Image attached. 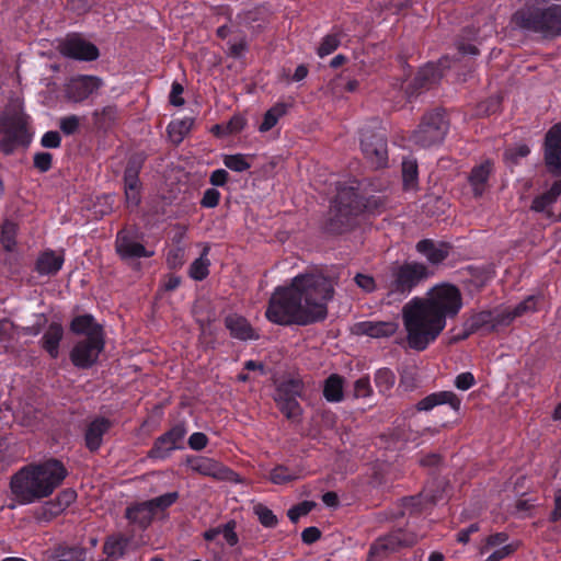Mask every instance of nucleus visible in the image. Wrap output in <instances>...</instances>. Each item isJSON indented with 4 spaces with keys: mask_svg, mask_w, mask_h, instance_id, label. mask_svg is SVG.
<instances>
[{
    "mask_svg": "<svg viewBox=\"0 0 561 561\" xmlns=\"http://www.w3.org/2000/svg\"><path fill=\"white\" fill-rule=\"evenodd\" d=\"M334 287L322 274H299L289 285L277 286L265 311L266 319L278 325H308L323 321Z\"/></svg>",
    "mask_w": 561,
    "mask_h": 561,
    "instance_id": "f257e3e1",
    "label": "nucleus"
},
{
    "mask_svg": "<svg viewBox=\"0 0 561 561\" xmlns=\"http://www.w3.org/2000/svg\"><path fill=\"white\" fill-rule=\"evenodd\" d=\"M462 308V296L453 284L443 283L428 290L424 298H413L402 309L407 342L410 348L422 352L433 343Z\"/></svg>",
    "mask_w": 561,
    "mask_h": 561,
    "instance_id": "f03ea898",
    "label": "nucleus"
},
{
    "mask_svg": "<svg viewBox=\"0 0 561 561\" xmlns=\"http://www.w3.org/2000/svg\"><path fill=\"white\" fill-rule=\"evenodd\" d=\"M68 470L57 458L21 468L11 478L12 494L21 505L50 496L68 477Z\"/></svg>",
    "mask_w": 561,
    "mask_h": 561,
    "instance_id": "7ed1b4c3",
    "label": "nucleus"
},
{
    "mask_svg": "<svg viewBox=\"0 0 561 561\" xmlns=\"http://www.w3.org/2000/svg\"><path fill=\"white\" fill-rule=\"evenodd\" d=\"M382 206L379 197L364 196L358 188L343 186L332 202L330 217L324 230L331 234H342L357 225V218L364 213L374 214Z\"/></svg>",
    "mask_w": 561,
    "mask_h": 561,
    "instance_id": "20e7f679",
    "label": "nucleus"
},
{
    "mask_svg": "<svg viewBox=\"0 0 561 561\" xmlns=\"http://www.w3.org/2000/svg\"><path fill=\"white\" fill-rule=\"evenodd\" d=\"M430 274L428 267L416 261L393 263L381 278L388 302L405 299Z\"/></svg>",
    "mask_w": 561,
    "mask_h": 561,
    "instance_id": "39448f33",
    "label": "nucleus"
},
{
    "mask_svg": "<svg viewBox=\"0 0 561 561\" xmlns=\"http://www.w3.org/2000/svg\"><path fill=\"white\" fill-rule=\"evenodd\" d=\"M537 301L538 299L535 296H529L512 309L495 308L473 312L466 321L468 322L469 330L480 335L497 333L510 327L516 318L522 317L528 311L536 310Z\"/></svg>",
    "mask_w": 561,
    "mask_h": 561,
    "instance_id": "423d86ee",
    "label": "nucleus"
},
{
    "mask_svg": "<svg viewBox=\"0 0 561 561\" xmlns=\"http://www.w3.org/2000/svg\"><path fill=\"white\" fill-rule=\"evenodd\" d=\"M449 130V121L443 108L426 112L411 135V141L422 148L440 145Z\"/></svg>",
    "mask_w": 561,
    "mask_h": 561,
    "instance_id": "0eeeda50",
    "label": "nucleus"
},
{
    "mask_svg": "<svg viewBox=\"0 0 561 561\" xmlns=\"http://www.w3.org/2000/svg\"><path fill=\"white\" fill-rule=\"evenodd\" d=\"M560 5L553 4L547 9L534 10L519 16V26L527 31L541 34L543 37L561 35Z\"/></svg>",
    "mask_w": 561,
    "mask_h": 561,
    "instance_id": "6e6552de",
    "label": "nucleus"
},
{
    "mask_svg": "<svg viewBox=\"0 0 561 561\" xmlns=\"http://www.w3.org/2000/svg\"><path fill=\"white\" fill-rule=\"evenodd\" d=\"M0 151L5 156L12 154L19 147H27L32 140L26 119L19 114L0 118Z\"/></svg>",
    "mask_w": 561,
    "mask_h": 561,
    "instance_id": "1a4fd4ad",
    "label": "nucleus"
},
{
    "mask_svg": "<svg viewBox=\"0 0 561 561\" xmlns=\"http://www.w3.org/2000/svg\"><path fill=\"white\" fill-rule=\"evenodd\" d=\"M304 381L299 378H289L276 386L274 401L282 414L290 421H297L302 415V408L298 398L302 397Z\"/></svg>",
    "mask_w": 561,
    "mask_h": 561,
    "instance_id": "9d476101",
    "label": "nucleus"
},
{
    "mask_svg": "<svg viewBox=\"0 0 561 561\" xmlns=\"http://www.w3.org/2000/svg\"><path fill=\"white\" fill-rule=\"evenodd\" d=\"M360 149L366 160L376 169L383 168L388 163L387 135L382 128L360 129Z\"/></svg>",
    "mask_w": 561,
    "mask_h": 561,
    "instance_id": "9b49d317",
    "label": "nucleus"
},
{
    "mask_svg": "<svg viewBox=\"0 0 561 561\" xmlns=\"http://www.w3.org/2000/svg\"><path fill=\"white\" fill-rule=\"evenodd\" d=\"M105 348V336L84 337L72 346L69 358L78 369H90L98 362Z\"/></svg>",
    "mask_w": 561,
    "mask_h": 561,
    "instance_id": "f8f14e48",
    "label": "nucleus"
},
{
    "mask_svg": "<svg viewBox=\"0 0 561 561\" xmlns=\"http://www.w3.org/2000/svg\"><path fill=\"white\" fill-rule=\"evenodd\" d=\"M187 434L184 423H176L169 431L157 437L148 451V458L152 460H165L171 454L181 449L182 442Z\"/></svg>",
    "mask_w": 561,
    "mask_h": 561,
    "instance_id": "ddd939ff",
    "label": "nucleus"
},
{
    "mask_svg": "<svg viewBox=\"0 0 561 561\" xmlns=\"http://www.w3.org/2000/svg\"><path fill=\"white\" fill-rule=\"evenodd\" d=\"M447 483L442 479H434L425 485L423 491L417 495L402 499V507L410 513H421L428 505H435L444 499Z\"/></svg>",
    "mask_w": 561,
    "mask_h": 561,
    "instance_id": "4468645a",
    "label": "nucleus"
},
{
    "mask_svg": "<svg viewBox=\"0 0 561 561\" xmlns=\"http://www.w3.org/2000/svg\"><path fill=\"white\" fill-rule=\"evenodd\" d=\"M417 538L413 533L404 529H396L385 537L377 539L369 549V557L375 561L386 557L390 552H394L403 547H412L416 543Z\"/></svg>",
    "mask_w": 561,
    "mask_h": 561,
    "instance_id": "2eb2a0df",
    "label": "nucleus"
},
{
    "mask_svg": "<svg viewBox=\"0 0 561 561\" xmlns=\"http://www.w3.org/2000/svg\"><path fill=\"white\" fill-rule=\"evenodd\" d=\"M59 51L68 58L83 61L95 60L100 56L99 48L80 34H71L64 38L59 44Z\"/></svg>",
    "mask_w": 561,
    "mask_h": 561,
    "instance_id": "dca6fc26",
    "label": "nucleus"
},
{
    "mask_svg": "<svg viewBox=\"0 0 561 561\" xmlns=\"http://www.w3.org/2000/svg\"><path fill=\"white\" fill-rule=\"evenodd\" d=\"M543 160L548 172L561 178V123L554 124L545 136Z\"/></svg>",
    "mask_w": 561,
    "mask_h": 561,
    "instance_id": "f3484780",
    "label": "nucleus"
},
{
    "mask_svg": "<svg viewBox=\"0 0 561 561\" xmlns=\"http://www.w3.org/2000/svg\"><path fill=\"white\" fill-rule=\"evenodd\" d=\"M115 250L123 261L140 257H151L152 251H148L141 243L135 240L131 231L124 228L119 230L115 239Z\"/></svg>",
    "mask_w": 561,
    "mask_h": 561,
    "instance_id": "a211bd4d",
    "label": "nucleus"
},
{
    "mask_svg": "<svg viewBox=\"0 0 561 561\" xmlns=\"http://www.w3.org/2000/svg\"><path fill=\"white\" fill-rule=\"evenodd\" d=\"M114 423L105 416H95L91 420L84 430L83 438L85 448L95 454L103 445V437L110 432Z\"/></svg>",
    "mask_w": 561,
    "mask_h": 561,
    "instance_id": "6ab92c4d",
    "label": "nucleus"
},
{
    "mask_svg": "<svg viewBox=\"0 0 561 561\" xmlns=\"http://www.w3.org/2000/svg\"><path fill=\"white\" fill-rule=\"evenodd\" d=\"M442 73L443 72H410V76L401 81L400 89L404 92L407 98L411 100L436 83L442 78Z\"/></svg>",
    "mask_w": 561,
    "mask_h": 561,
    "instance_id": "aec40b11",
    "label": "nucleus"
},
{
    "mask_svg": "<svg viewBox=\"0 0 561 561\" xmlns=\"http://www.w3.org/2000/svg\"><path fill=\"white\" fill-rule=\"evenodd\" d=\"M65 263V251H55L53 249H45L39 252L35 264L34 272L39 276H55L62 268Z\"/></svg>",
    "mask_w": 561,
    "mask_h": 561,
    "instance_id": "412c9836",
    "label": "nucleus"
},
{
    "mask_svg": "<svg viewBox=\"0 0 561 561\" xmlns=\"http://www.w3.org/2000/svg\"><path fill=\"white\" fill-rule=\"evenodd\" d=\"M131 546V537L124 533H113L105 537L102 552L105 556L104 561H118L128 553Z\"/></svg>",
    "mask_w": 561,
    "mask_h": 561,
    "instance_id": "4be33fe9",
    "label": "nucleus"
},
{
    "mask_svg": "<svg viewBox=\"0 0 561 561\" xmlns=\"http://www.w3.org/2000/svg\"><path fill=\"white\" fill-rule=\"evenodd\" d=\"M101 85L100 78L95 76H79L70 80L66 92L69 99L81 102L88 99Z\"/></svg>",
    "mask_w": 561,
    "mask_h": 561,
    "instance_id": "5701e85b",
    "label": "nucleus"
},
{
    "mask_svg": "<svg viewBox=\"0 0 561 561\" xmlns=\"http://www.w3.org/2000/svg\"><path fill=\"white\" fill-rule=\"evenodd\" d=\"M224 322L232 339L239 341H255L260 337V334L242 316L236 313L228 314Z\"/></svg>",
    "mask_w": 561,
    "mask_h": 561,
    "instance_id": "b1692460",
    "label": "nucleus"
},
{
    "mask_svg": "<svg viewBox=\"0 0 561 561\" xmlns=\"http://www.w3.org/2000/svg\"><path fill=\"white\" fill-rule=\"evenodd\" d=\"M354 333L374 339L392 336L398 324L392 321H360L354 324Z\"/></svg>",
    "mask_w": 561,
    "mask_h": 561,
    "instance_id": "393cba45",
    "label": "nucleus"
},
{
    "mask_svg": "<svg viewBox=\"0 0 561 561\" xmlns=\"http://www.w3.org/2000/svg\"><path fill=\"white\" fill-rule=\"evenodd\" d=\"M494 171V163L490 159H485L480 164L472 168L468 181L472 187L474 197H481L488 187V182Z\"/></svg>",
    "mask_w": 561,
    "mask_h": 561,
    "instance_id": "a878e982",
    "label": "nucleus"
},
{
    "mask_svg": "<svg viewBox=\"0 0 561 561\" xmlns=\"http://www.w3.org/2000/svg\"><path fill=\"white\" fill-rule=\"evenodd\" d=\"M442 404H448L450 405L451 409L458 411L460 409L461 400L453 391H437L421 399L416 403L415 409L419 412H428L433 410L435 407Z\"/></svg>",
    "mask_w": 561,
    "mask_h": 561,
    "instance_id": "bb28decb",
    "label": "nucleus"
},
{
    "mask_svg": "<svg viewBox=\"0 0 561 561\" xmlns=\"http://www.w3.org/2000/svg\"><path fill=\"white\" fill-rule=\"evenodd\" d=\"M69 329L75 335H84V337L105 336L102 324L98 323L91 313L73 317Z\"/></svg>",
    "mask_w": 561,
    "mask_h": 561,
    "instance_id": "cd10ccee",
    "label": "nucleus"
},
{
    "mask_svg": "<svg viewBox=\"0 0 561 561\" xmlns=\"http://www.w3.org/2000/svg\"><path fill=\"white\" fill-rule=\"evenodd\" d=\"M416 251L426 257V260L436 265L445 261L451 247L447 242H436L432 239H423L415 245Z\"/></svg>",
    "mask_w": 561,
    "mask_h": 561,
    "instance_id": "c85d7f7f",
    "label": "nucleus"
},
{
    "mask_svg": "<svg viewBox=\"0 0 561 561\" xmlns=\"http://www.w3.org/2000/svg\"><path fill=\"white\" fill-rule=\"evenodd\" d=\"M64 339V328L58 322H51L41 339L42 348L56 359L59 356L60 342Z\"/></svg>",
    "mask_w": 561,
    "mask_h": 561,
    "instance_id": "c756f323",
    "label": "nucleus"
},
{
    "mask_svg": "<svg viewBox=\"0 0 561 561\" xmlns=\"http://www.w3.org/2000/svg\"><path fill=\"white\" fill-rule=\"evenodd\" d=\"M154 513L148 501L137 503L128 506L125 512V517L130 524L138 526L140 529L149 527L153 520Z\"/></svg>",
    "mask_w": 561,
    "mask_h": 561,
    "instance_id": "7c9ffc66",
    "label": "nucleus"
},
{
    "mask_svg": "<svg viewBox=\"0 0 561 561\" xmlns=\"http://www.w3.org/2000/svg\"><path fill=\"white\" fill-rule=\"evenodd\" d=\"M293 107V100L289 101H279L275 103L272 107H270L262 119V123L259 126V130L261 133H266L274 128L278 121L287 115L289 110Z\"/></svg>",
    "mask_w": 561,
    "mask_h": 561,
    "instance_id": "2f4dec72",
    "label": "nucleus"
},
{
    "mask_svg": "<svg viewBox=\"0 0 561 561\" xmlns=\"http://www.w3.org/2000/svg\"><path fill=\"white\" fill-rule=\"evenodd\" d=\"M118 121V110L116 105H106L92 113V122L94 127L101 131L111 130Z\"/></svg>",
    "mask_w": 561,
    "mask_h": 561,
    "instance_id": "473e14b6",
    "label": "nucleus"
},
{
    "mask_svg": "<svg viewBox=\"0 0 561 561\" xmlns=\"http://www.w3.org/2000/svg\"><path fill=\"white\" fill-rule=\"evenodd\" d=\"M561 195V179L556 180L549 190L537 195L531 203L530 209L536 213H546L548 208L557 203Z\"/></svg>",
    "mask_w": 561,
    "mask_h": 561,
    "instance_id": "72a5a7b5",
    "label": "nucleus"
},
{
    "mask_svg": "<svg viewBox=\"0 0 561 561\" xmlns=\"http://www.w3.org/2000/svg\"><path fill=\"white\" fill-rule=\"evenodd\" d=\"M194 125V118L185 116L183 118L172 119L168 127L167 133L170 141L174 146H179L184 138L190 134Z\"/></svg>",
    "mask_w": 561,
    "mask_h": 561,
    "instance_id": "f704fd0d",
    "label": "nucleus"
},
{
    "mask_svg": "<svg viewBox=\"0 0 561 561\" xmlns=\"http://www.w3.org/2000/svg\"><path fill=\"white\" fill-rule=\"evenodd\" d=\"M322 394L328 402H342L344 400V378L339 374H331L323 382Z\"/></svg>",
    "mask_w": 561,
    "mask_h": 561,
    "instance_id": "c9c22d12",
    "label": "nucleus"
},
{
    "mask_svg": "<svg viewBox=\"0 0 561 561\" xmlns=\"http://www.w3.org/2000/svg\"><path fill=\"white\" fill-rule=\"evenodd\" d=\"M192 470L213 478H222L224 471L227 469L221 466L218 461L207 457H195L188 460Z\"/></svg>",
    "mask_w": 561,
    "mask_h": 561,
    "instance_id": "e433bc0d",
    "label": "nucleus"
},
{
    "mask_svg": "<svg viewBox=\"0 0 561 561\" xmlns=\"http://www.w3.org/2000/svg\"><path fill=\"white\" fill-rule=\"evenodd\" d=\"M209 247L206 245L199 257L194 260L188 268V276L197 282H202L209 275L210 260L207 257L209 253Z\"/></svg>",
    "mask_w": 561,
    "mask_h": 561,
    "instance_id": "4c0bfd02",
    "label": "nucleus"
},
{
    "mask_svg": "<svg viewBox=\"0 0 561 561\" xmlns=\"http://www.w3.org/2000/svg\"><path fill=\"white\" fill-rule=\"evenodd\" d=\"M19 226L10 219H5L0 227V244L5 252H14Z\"/></svg>",
    "mask_w": 561,
    "mask_h": 561,
    "instance_id": "58836bf2",
    "label": "nucleus"
},
{
    "mask_svg": "<svg viewBox=\"0 0 561 561\" xmlns=\"http://www.w3.org/2000/svg\"><path fill=\"white\" fill-rule=\"evenodd\" d=\"M374 382L380 394L388 396L396 383V374L388 367L379 368L374 375Z\"/></svg>",
    "mask_w": 561,
    "mask_h": 561,
    "instance_id": "ea45409f",
    "label": "nucleus"
},
{
    "mask_svg": "<svg viewBox=\"0 0 561 561\" xmlns=\"http://www.w3.org/2000/svg\"><path fill=\"white\" fill-rule=\"evenodd\" d=\"M402 181L405 190L414 188L419 181V167L413 158H407L402 161Z\"/></svg>",
    "mask_w": 561,
    "mask_h": 561,
    "instance_id": "a19ab883",
    "label": "nucleus"
},
{
    "mask_svg": "<svg viewBox=\"0 0 561 561\" xmlns=\"http://www.w3.org/2000/svg\"><path fill=\"white\" fill-rule=\"evenodd\" d=\"M76 499L77 492L73 489L68 488L59 492L57 497L47 504L50 507V513L57 515L69 507L76 501Z\"/></svg>",
    "mask_w": 561,
    "mask_h": 561,
    "instance_id": "79ce46f5",
    "label": "nucleus"
},
{
    "mask_svg": "<svg viewBox=\"0 0 561 561\" xmlns=\"http://www.w3.org/2000/svg\"><path fill=\"white\" fill-rule=\"evenodd\" d=\"M298 479V474L285 465H277L270 471V481L274 484H286Z\"/></svg>",
    "mask_w": 561,
    "mask_h": 561,
    "instance_id": "37998d69",
    "label": "nucleus"
},
{
    "mask_svg": "<svg viewBox=\"0 0 561 561\" xmlns=\"http://www.w3.org/2000/svg\"><path fill=\"white\" fill-rule=\"evenodd\" d=\"M179 492H168L148 501V504L156 514L158 511H164L172 506L179 500Z\"/></svg>",
    "mask_w": 561,
    "mask_h": 561,
    "instance_id": "c03bdc74",
    "label": "nucleus"
},
{
    "mask_svg": "<svg viewBox=\"0 0 561 561\" xmlns=\"http://www.w3.org/2000/svg\"><path fill=\"white\" fill-rule=\"evenodd\" d=\"M502 101L503 96L501 94L491 95L478 104L477 113L485 116L495 114L501 110Z\"/></svg>",
    "mask_w": 561,
    "mask_h": 561,
    "instance_id": "a18cd8bd",
    "label": "nucleus"
},
{
    "mask_svg": "<svg viewBox=\"0 0 561 561\" xmlns=\"http://www.w3.org/2000/svg\"><path fill=\"white\" fill-rule=\"evenodd\" d=\"M224 164L231 171L244 172L251 168V163L242 153L227 154L224 157Z\"/></svg>",
    "mask_w": 561,
    "mask_h": 561,
    "instance_id": "49530a36",
    "label": "nucleus"
},
{
    "mask_svg": "<svg viewBox=\"0 0 561 561\" xmlns=\"http://www.w3.org/2000/svg\"><path fill=\"white\" fill-rule=\"evenodd\" d=\"M508 539H510V536L505 531H499V533L491 534L484 539L482 546L480 547L479 552H480V554H484L490 549L500 548V547L506 545Z\"/></svg>",
    "mask_w": 561,
    "mask_h": 561,
    "instance_id": "de8ad7c7",
    "label": "nucleus"
},
{
    "mask_svg": "<svg viewBox=\"0 0 561 561\" xmlns=\"http://www.w3.org/2000/svg\"><path fill=\"white\" fill-rule=\"evenodd\" d=\"M341 44V37L339 34H328L325 35L318 49H317V54L320 58H323L330 54H332L333 51H335L337 49V47L340 46Z\"/></svg>",
    "mask_w": 561,
    "mask_h": 561,
    "instance_id": "09e8293b",
    "label": "nucleus"
},
{
    "mask_svg": "<svg viewBox=\"0 0 561 561\" xmlns=\"http://www.w3.org/2000/svg\"><path fill=\"white\" fill-rule=\"evenodd\" d=\"M254 513L260 523L266 528H274L278 524V519L273 511L263 504L254 506Z\"/></svg>",
    "mask_w": 561,
    "mask_h": 561,
    "instance_id": "8fccbe9b",
    "label": "nucleus"
},
{
    "mask_svg": "<svg viewBox=\"0 0 561 561\" xmlns=\"http://www.w3.org/2000/svg\"><path fill=\"white\" fill-rule=\"evenodd\" d=\"M141 164L135 160H129L124 171V186H141L139 172Z\"/></svg>",
    "mask_w": 561,
    "mask_h": 561,
    "instance_id": "3c124183",
    "label": "nucleus"
},
{
    "mask_svg": "<svg viewBox=\"0 0 561 561\" xmlns=\"http://www.w3.org/2000/svg\"><path fill=\"white\" fill-rule=\"evenodd\" d=\"M519 548V542H508L495 549L484 561H502L514 554Z\"/></svg>",
    "mask_w": 561,
    "mask_h": 561,
    "instance_id": "603ef678",
    "label": "nucleus"
},
{
    "mask_svg": "<svg viewBox=\"0 0 561 561\" xmlns=\"http://www.w3.org/2000/svg\"><path fill=\"white\" fill-rule=\"evenodd\" d=\"M314 507V503L311 501H302L291 508L288 510L287 516L293 523H297L300 517L308 515L312 508Z\"/></svg>",
    "mask_w": 561,
    "mask_h": 561,
    "instance_id": "864d4df0",
    "label": "nucleus"
},
{
    "mask_svg": "<svg viewBox=\"0 0 561 561\" xmlns=\"http://www.w3.org/2000/svg\"><path fill=\"white\" fill-rule=\"evenodd\" d=\"M33 164L39 172H48L53 165V154L47 151L36 152L33 157Z\"/></svg>",
    "mask_w": 561,
    "mask_h": 561,
    "instance_id": "5fc2aeb1",
    "label": "nucleus"
},
{
    "mask_svg": "<svg viewBox=\"0 0 561 561\" xmlns=\"http://www.w3.org/2000/svg\"><path fill=\"white\" fill-rule=\"evenodd\" d=\"M80 118L77 115H68L60 118L59 128L66 136H71L78 131Z\"/></svg>",
    "mask_w": 561,
    "mask_h": 561,
    "instance_id": "6e6d98bb",
    "label": "nucleus"
},
{
    "mask_svg": "<svg viewBox=\"0 0 561 561\" xmlns=\"http://www.w3.org/2000/svg\"><path fill=\"white\" fill-rule=\"evenodd\" d=\"M184 249L181 247L169 250L167 254V265L170 270H178L184 264Z\"/></svg>",
    "mask_w": 561,
    "mask_h": 561,
    "instance_id": "4d7b16f0",
    "label": "nucleus"
},
{
    "mask_svg": "<svg viewBox=\"0 0 561 561\" xmlns=\"http://www.w3.org/2000/svg\"><path fill=\"white\" fill-rule=\"evenodd\" d=\"M354 394L356 398H368L373 394V388L368 375L358 378L354 382Z\"/></svg>",
    "mask_w": 561,
    "mask_h": 561,
    "instance_id": "13d9d810",
    "label": "nucleus"
},
{
    "mask_svg": "<svg viewBox=\"0 0 561 561\" xmlns=\"http://www.w3.org/2000/svg\"><path fill=\"white\" fill-rule=\"evenodd\" d=\"M221 194L217 188H207L199 202L203 208H215L219 205Z\"/></svg>",
    "mask_w": 561,
    "mask_h": 561,
    "instance_id": "bf43d9fd",
    "label": "nucleus"
},
{
    "mask_svg": "<svg viewBox=\"0 0 561 561\" xmlns=\"http://www.w3.org/2000/svg\"><path fill=\"white\" fill-rule=\"evenodd\" d=\"M61 145V136L56 130L46 131L41 138V146L47 149H56Z\"/></svg>",
    "mask_w": 561,
    "mask_h": 561,
    "instance_id": "052dcab7",
    "label": "nucleus"
},
{
    "mask_svg": "<svg viewBox=\"0 0 561 561\" xmlns=\"http://www.w3.org/2000/svg\"><path fill=\"white\" fill-rule=\"evenodd\" d=\"M221 534L224 535V538L226 542L230 547H234L239 542V537L236 533V522L229 520L221 527Z\"/></svg>",
    "mask_w": 561,
    "mask_h": 561,
    "instance_id": "680f3d73",
    "label": "nucleus"
},
{
    "mask_svg": "<svg viewBox=\"0 0 561 561\" xmlns=\"http://www.w3.org/2000/svg\"><path fill=\"white\" fill-rule=\"evenodd\" d=\"M354 282L365 293H373L376 289V280L370 275L358 273L355 275Z\"/></svg>",
    "mask_w": 561,
    "mask_h": 561,
    "instance_id": "e2e57ef3",
    "label": "nucleus"
},
{
    "mask_svg": "<svg viewBox=\"0 0 561 561\" xmlns=\"http://www.w3.org/2000/svg\"><path fill=\"white\" fill-rule=\"evenodd\" d=\"M208 442L209 439L206 434L202 432H195L188 437L187 444L191 449L199 451L207 446Z\"/></svg>",
    "mask_w": 561,
    "mask_h": 561,
    "instance_id": "0e129e2a",
    "label": "nucleus"
},
{
    "mask_svg": "<svg viewBox=\"0 0 561 561\" xmlns=\"http://www.w3.org/2000/svg\"><path fill=\"white\" fill-rule=\"evenodd\" d=\"M226 124L229 136L240 133L247 125V119L241 115H233Z\"/></svg>",
    "mask_w": 561,
    "mask_h": 561,
    "instance_id": "69168bd1",
    "label": "nucleus"
},
{
    "mask_svg": "<svg viewBox=\"0 0 561 561\" xmlns=\"http://www.w3.org/2000/svg\"><path fill=\"white\" fill-rule=\"evenodd\" d=\"M476 383L474 376L470 371L459 374L455 379V386L459 390H468Z\"/></svg>",
    "mask_w": 561,
    "mask_h": 561,
    "instance_id": "338daca9",
    "label": "nucleus"
},
{
    "mask_svg": "<svg viewBox=\"0 0 561 561\" xmlns=\"http://www.w3.org/2000/svg\"><path fill=\"white\" fill-rule=\"evenodd\" d=\"M561 519V488H558L553 493V510L548 516L550 523H557Z\"/></svg>",
    "mask_w": 561,
    "mask_h": 561,
    "instance_id": "774afa93",
    "label": "nucleus"
}]
</instances>
